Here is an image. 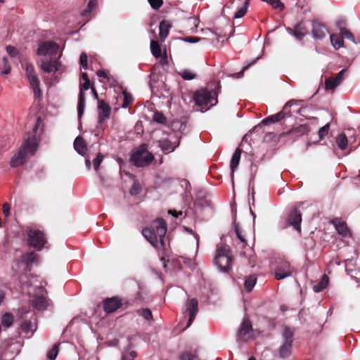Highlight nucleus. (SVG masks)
Segmentation results:
<instances>
[{"label":"nucleus","mask_w":360,"mask_h":360,"mask_svg":"<svg viewBox=\"0 0 360 360\" xmlns=\"http://www.w3.org/2000/svg\"><path fill=\"white\" fill-rule=\"evenodd\" d=\"M336 143L340 149H346L348 144V139L347 136L345 134H340L338 135L336 139Z\"/></svg>","instance_id":"nucleus-35"},{"label":"nucleus","mask_w":360,"mask_h":360,"mask_svg":"<svg viewBox=\"0 0 360 360\" xmlns=\"http://www.w3.org/2000/svg\"><path fill=\"white\" fill-rule=\"evenodd\" d=\"M233 257L229 247L226 244L218 245L214 263L220 271L227 272L231 267Z\"/></svg>","instance_id":"nucleus-6"},{"label":"nucleus","mask_w":360,"mask_h":360,"mask_svg":"<svg viewBox=\"0 0 360 360\" xmlns=\"http://www.w3.org/2000/svg\"><path fill=\"white\" fill-rule=\"evenodd\" d=\"M221 90L219 82H213L207 88H202L194 92L193 99L202 112L206 111L218 103L217 96Z\"/></svg>","instance_id":"nucleus-1"},{"label":"nucleus","mask_w":360,"mask_h":360,"mask_svg":"<svg viewBox=\"0 0 360 360\" xmlns=\"http://www.w3.org/2000/svg\"><path fill=\"white\" fill-rule=\"evenodd\" d=\"M295 271L288 262H281L275 269V278L277 280L284 279L292 275Z\"/></svg>","instance_id":"nucleus-12"},{"label":"nucleus","mask_w":360,"mask_h":360,"mask_svg":"<svg viewBox=\"0 0 360 360\" xmlns=\"http://www.w3.org/2000/svg\"><path fill=\"white\" fill-rule=\"evenodd\" d=\"M27 79L29 80V82H30L31 86H37V84H40V82H39V79L37 74L29 77Z\"/></svg>","instance_id":"nucleus-59"},{"label":"nucleus","mask_w":360,"mask_h":360,"mask_svg":"<svg viewBox=\"0 0 360 360\" xmlns=\"http://www.w3.org/2000/svg\"><path fill=\"white\" fill-rule=\"evenodd\" d=\"M179 74L184 80H191L196 77V75L189 70H184Z\"/></svg>","instance_id":"nucleus-44"},{"label":"nucleus","mask_w":360,"mask_h":360,"mask_svg":"<svg viewBox=\"0 0 360 360\" xmlns=\"http://www.w3.org/2000/svg\"><path fill=\"white\" fill-rule=\"evenodd\" d=\"M179 360H199L195 352L185 351L181 353Z\"/></svg>","instance_id":"nucleus-39"},{"label":"nucleus","mask_w":360,"mask_h":360,"mask_svg":"<svg viewBox=\"0 0 360 360\" xmlns=\"http://www.w3.org/2000/svg\"><path fill=\"white\" fill-rule=\"evenodd\" d=\"M154 160L153 155L148 150V145L143 143L131 150L130 161L137 167L150 165Z\"/></svg>","instance_id":"nucleus-5"},{"label":"nucleus","mask_w":360,"mask_h":360,"mask_svg":"<svg viewBox=\"0 0 360 360\" xmlns=\"http://www.w3.org/2000/svg\"><path fill=\"white\" fill-rule=\"evenodd\" d=\"M330 223L333 224L338 233L344 238H351L352 236V231L347 226L345 221L340 217H335L330 220Z\"/></svg>","instance_id":"nucleus-11"},{"label":"nucleus","mask_w":360,"mask_h":360,"mask_svg":"<svg viewBox=\"0 0 360 360\" xmlns=\"http://www.w3.org/2000/svg\"><path fill=\"white\" fill-rule=\"evenodd\" d=\"M181 141V136L176 134L171 139H163L159 141V146L164 153L167 154L173 152L176 148Z\"/></svg>","instance_id":"nucleus-10"},{"label":"nucleus","mask_w":360,"mask_h":360,"mask_svg":"<svg viewBox=\"0 0 360 360\" xmlns=\"http://www.w3.org/2000/svg\"><path fill=\"white\" fill-rule=\"evenodd\" d=\"M150 50L152 54L155 58H159L161 56V49L159 43L157 41L152 40L150 41Z\"/></svg>","instance_id":"nucleus-40"},{"label":"nucleus","mask_w":360,"mask_h":360,"mask_svg":"<svg viewBox=\"0 0 360 360\" xmlns=\"http://www.w3.org/2000/svg\"><path fill=\"white\" fill-rule=\"evenodd\" d=\"M330 129V124L327 123L324 126L320 128L319 130V139L322 140L324 139L325 136H326L328 134Z\"/></svg>","instance_id":"nucleus-49"},{"label":"nucleus","mask_w":360,"mask_h":360,"mask_svg":"<svg viewBox=\"0 0 360 360\" xmlns=\"http://www.w3.org/2000/svg\"><path fill=\"white\" fill-rule=\"evenodd\" d=\"M124 101L122 104V108H127L129 105L133 102L132 96L127 92L126 91H123Z\"/></svg>","instance_id":"nucleus-46"},{"label":"nucleus","mask_w":360,"mask_h":360,"mask_svg":"<svg viewBox=\"0 0 360 360\" xmlns=\"http://www.w3.org/2000/svg\"><path fill=\"white\" fill-rule=\"evenodd\" d=\"M37 257L38 255L35 254L34 252H27L22 256V261L25 263L27 266H29L37 261Z\"/></svg>","instance_id":"nucleus-30"},{"label":"nucleus","mask_w":360,"mask_h":360,"mask_svg":"<svg viewBox=\"0 0 360 360\" xmlns=\"http://www.w3.org/2000/svg\"><path fill=\"white\" fill-rule=\"evenodd\" d=\"M18 316L21 320L20 328L25 335L32 337L37 328V316L34 311L21 307L18 309Z\"/></svg>","instance_id":"nucleus-4"},{"label":"nucleus","mask_w":360,"mask_h":360,"mask_svg":"<svg viewBox=\"0 0 360 360\" xmlns=\"http://www.w3.org/2000/svg\"><path fill=\"white\" fill-rule=\"evenodd\" d=\"M234 230H235V232H236V234L238 238L241 241V243H243V246L247 245V242H246L245 238L242 234V231H241L238 224H235V225H234Z\"/></svg>","instance_id":"nucleus-50"},{"label":"nucleus","mask_w":360,"mask_h":360,"mask_svg":"<svg viewBox=\"0 0 360 360\" xmlns=\"http://www.w3.org/2000/svg\"><path fill=\"white\" fill-rule=\"evenodd\" d=\"M6 49L8 54L11 57H15L18 53V49L14 46H7Z\"/></svg>","instance_id":"nucleus-58"},{"label":"nucleus","mask_w":360,"mask_h":360,"mask_svg":"<svg viewBox=\"0 0 360 360\" xmlns=\"http://www.w3.org/2000/svg\"><path fill=\"white\" fill-rule=\"evenodd\" d=\"M151 8L154 10H158L163 4V0H148Z\"/></svg>","instance_id":"nucleus-53"},{"label":"nucleus","mask_w":360,"mask_h":360,"mask_svg":"<svg viewBox=\"0 0 360 360\" xmlns=\"http://www.w3.org/2000/svg\"><path fill=\"white\" fill-rule=\"evenodd\" d=\"M257 283V277L255 274L250 275L245 279L244 285L247 292H251Z\"/></svg>","instance_id":"nucleus-32"},{"label":"nucleus","mask_w":360,"mask_h":360,"mask_svg":"<svg viewBox=\"0 0 360 360\" xmlns=\"http://www.w3.org/2000/svg\"><path fill=\"white\" fill-rule=\"evenodd\" d=\"M96 75L100 77L108 78V75L104 70H100L97 71Z\"/></svg>","instance_id":"nucleus-64"},{"label":"nucleus","mask_w":360,"mask_h":360,"mask_svg":"<svg viewBox=\"0 0 360 360\" xmlns=\"http://www.w3.org/2000/svg\"><path fill=\"white\" fill-rule=\"evenodd\" d=\"M103 160V155L101 153H98L96 157L93 160L94 168L96 171L98 170Z\"/></svg>","instance_id":"nucleus-51"},{"label":"nucleus","mask_w":360,"mask_h":360,"mask_svg":"<svg viewBox=\"0 0 360 360\" xmlns=\"http://www.w3.org/2000/svg\"><path fill=\"white\" fill-rule=\"evenodd\" d=\"M136 314L139 316H142L146 321L150 322L153 321V316L152 314V311L148 308H141L136 310Z\"/></svg>","instance_id":"nucleus-33"},{"label":"nucleus","mask_w":360,"mask_h":360,"mask_svg":"<svg viewBox=\"0 0 360 360\" xmlns=\"http://www.w3.org/2000/svg\"><path fill=\"white\" fill-rule=\"evenodd\" d=\"M122 300L117 297L107 298L103 301V309L107 314L112 313L121 307Z\"/></svg>","instance_id":"nucleus-18"},{"label":"nucleus","mask_w":360,"mask_h":360,"mask_svg":"<svg viewBox=\"0 0 360 360\" xmlns=\"http://www.w3.org/2000/svg\"><path fill=\"white\" fill-rule=\"evenodd\" d=\"M62 53H60L58 57L49 58H44L41 59V65L40 67L41 70L47 73L50 72H56L59 71L60 67L61 66V63L59 60Z\"/></svg>","instance_id":"nucleus-9"},{"label":"nucleus","mask_w":360,"mask_h":360,"mask_svg":"<svg viewBox=\"0 0 360 360\" xmlns=\"http://www.w3.org/2000/svg\"><path fill=\"white\" fill-rule=\"evenodd\" d=\"M309 131V128L307 124H300L286 132L285 134H292L295 136H301Z\"/></svg>","instance_id":"nucleus-24"},{"label":"nucleus","mask_w":360,"mask_h":360,"mask_svg":"<svg viewBox=\"0 0 360 360\" xmlns=\"http://www.w3.org/2000/svg\"><path fill=\"white\" fill-rule=\"evenodd\" d=\"M58 354V345L55 344L53 347L48 352L47 357L50 360H55Z\"/></svg>","instance_id":"nucleus-47"},{"label":"nucleus","mask_w":360,"mask_h":360,"mask_svg":"<svg viewBox=\"0 0 360 360\" xmlns=\"http://www.w3.org/2000/svg\"><path fill=\"white\" fill-rule=\"evenodd\" d=\"M198 311V302L197 299L192 298L187 301L186 304V309L184 310V312H188L189 319L187 323V327H189L193 320L195 319L196 314Z\"/></svg>","instance_id":"nucleus-16"},{"label":"nucleus","mask_w":360,"mask_h":360,"mask_svg":"<svg viewBox=\"0 0 360 360\" xmlns=\"http://www.w3.org/2000/svg\"><path fill=\"white\" fill-rule=\"evenodd\" d=\"M312 35L315 39H322L326 35L328 30L325 25L319 20L312 21Z\"/></svg>","instance_id":"nucleus-19"},{"label":"nucleus","mask_w":360,"mask_h":360,"mask_svg":"<svg viewBox=\"0 0 360 360\" xmlns=\"http://www.w3.org/2000/svg\"><path fill=\"white\" fill-rule=\"evenodd\" d=\"M341 24V22H339L338 24V26L340 28V34L342 38L350 40L356 46L355 48H353V51L355 53H360V37H357L356 38L349 30L342 27Z\"/></svg>","instance_id":"nucleus-15"},{"label":"nucleus","mask_w":360,"mask_h":360,"mask_svg":"<svg viewBox=\"0 0 360 360\" xmlns=\"http://www.w3.org/2000/svg\"><path fill=\"white\" fill-rule=\"evenodd\" d=\"M242 150L240 148H237L232 156L230 163V168L232 173L233 174L234 170L237 168L239 165Z\"/></svg>","instance_id":"nucleus-27"},{"label":"nucleus","mask_w":360,"mask_h":360,"mask_svg":"<svg viewBox=\"0 0 360 360\" xmlns=\"http://www.w3.org/2000/svg\"><path fill=\"white\" fill-rule=\"evenodd\" d=\"M32 88L34 91V98L39 101L41 100L42 96V91L40 89V84H37V86H32Z\"/></svg>","instance_id":"nucleus-54"},{"label":"nucleus","mask_w":360,"mask_h":360,"mask_svg":"<svg viewBox=\"0 0 360 360\" xmlns=\"http://www.w3.org/2000/svg\"><path fill=\"white\" fill-rule=\"evenodd\" d=\"M111 112L110 105L104 100H98V120L100 124L109 118Z\"/></svg>","instance_id":"nucleus-17"},{"label":"nucleus","mask_w":360,"mask_h":360,"mask_svg":"<svg viewBox=\"0 0 360 360\" xmlns=\"http://www.w3.org/2000/svg\"><path fill=\"white\" fill-rule=\"evenodd\" d=\"M167 231L166 221L162 218L154 220L150 227L142 230L143 237L154 247L158 248L159 244L165 248V236Z\"/></svg>","instance_id":"nucleus-3"},{"label":"nucleus","mask_w":360,"mask_h":360,"mask_svg":"<svg viewBox=\"0 0 360 360\" xmlns=\"http://www.w3.org/2000/svg\"><path fill=\"white\" fill-rule=\"evenodd\" d=\"M288 221L295 230L301 232L302 214L300 210L293 209L288 215Z\"/></svg>","instance_id":"nucleus-20"},{"label":"nucleus","mask_w":360,"mask_h":360,"mask_svg":"<svg viewBox=\"0 0 360 360\" xmlns=\"http://www.w3.org/2000/svg\"><path fill=\"white\" fill-rule=\"evenodd\" d=\"M288 32L295 36L297 39L301 40L307 34V28L302 24V22L295 25L294 28L288 27L287 29Z\"/></svg>","instance_id":"nucleus-21"},{"label":"nucleus","mask_w":360,"mask_h":360,"mask_svg":"<svg viewBox=\"0 0 360 360\" xmlns=\"http://www.w3.org/2000/svg\"><path fill=\"white\" fill-rule=\"evenodd\" d=\"M258 58H257L256 59L253 60L252 62L248 63L247 65L244 66L240 72L236 73V77L238 78L241 77L243 75L244 72L247 70L250 66L254 65L256 63L257 60H258Z\"/></svg>","instance_id":"nucleus-57"},{"label":"nucleus","mask_w":360,"mask_h":360,"mask_svg":"<svg viewBox=\"0 0 360 360\" xmlns=\"http://www.w3.org/2000/svg\"><path fill=\"white\" fill-rule=\"evenodd\" d=\"M195 205L202 208L208 207L211 206V201L204 196H198L195 200Z\"/></svg>","instance_id":"nucleus-38"},{"label":"nucleus","mask_w":360,"mask_h":360,"mask_svg":"<svg viewBox=\"0 0 360 360\" xmlns=\"http://www.w3.org/2000/svg\"><path fill=\"white\" fill-rule=\"evenodd\" d=\"M97 6V0H90L88 3L87 7L83 11L82 15L84 17L89 18L91 11L93 9L96 8Z\"/></svg>","instance_id":"nucleus-36"},{"label":"nucleus","mask_w":360,"mask_h":360,"mask_svg":"<svg viewBox=\"0 0 360 360\" xmlns=\"http://www.w3.org/2000/svg\"><path fill=\"white\" fill-rule=\"evenodd\" d=\"M3 212L7 217L10 214V205L8 203H4L3 205Z\"/></svg>","instance_id":"nucleus-62"},{"label":"nucleus","mask_w":360,"mask_h":360,"mask_svg":"<svg viewBox=\"0 0 360 360\" xmlns=\"http://www.w3.org/2000/svg\"><path fill=\"white\" fill-rule=\"evenodd\" d=\"M293 331L288 327H285L283 332V338L284 342L292 343Z\"/></svg>","instance_id":"nucleus-41"},{"label":"nucleus","mask_w":360,"mask_h":360,"mask_svg":"<svg viewBox=\"0 0 360 360\" xmlns=\"http://www.w3.org/2000/svg\"><path fill=\"white\" fill-rule=\"evenodd\" d=\"M200 38L198 37H186L184 38V41L188 43H195L200 41Z\"/></svg>","instance_id":"nucleus-61"},{"label":"nucleus","mask_w":360,"mask_h":360,"mask_svg":"<svg viewBox=\"0 0 360 360\" xmlns=\"http://www.w3.org/2000/svg\"><path fill=\"white\" fill-rule=\"evenodd\" d=\"M330 39L335 49L338 50L344 46V40L340 34H331L330 35Z\"/></svg>","instance_id":"nucleus-28"},{"label":"nucleus","mask_w":360,"mask_h":360,"mask_svg":"<svg viewBox=\"0 0 360 360\" xmlns=\"http://www.w3.org/2000/svg\"><path fill=\"white\" fill-rule=\"evenodd\" d=\"M89 88L90 80L84 81V83L80 85L77 104V115L79 120L82 118L85 108V94L84 93V91L88 90Z\"/></svg>","instance_id":"nucleus-14"},{"label":"nucleus","mask_w":360,"mask_h":360,"mask_svg":"<svg viewBox=\"0 0 360 360\" xmlns=\"http://www.w3.org/2000/svg\"><path fill=\"white\" fill-rule=\"evenodd\" d=\"M87 60L88 58L86 53H82L79 58V63L81 66L85 70L88 68Z\"/></svg>","instance_id":"nucleus-55"},{"label":"nucleus","mask_w":360,"mask_h":360,"mask_svg":"<svg viewBox=\"0 0 360 360\" xmlns=\"http://www.w3.org/2000/svg\"><path fill=\"white\" fill-rule=\"evenodd\" d=\"M248 4H249L248 0H246L245 2L244 6L238 10V11L234 15V18H240L243 17L245 15V13H247Z\"/></svg>","instance_id":"nucleus-48"},{"label":"nucleus","mask_w":360,"mask_h":360,"mask_svg":"<svg viewBox=\"0 0 360 360\" xmlns=\"http://www.w3.org/2000/svg\"><path fill=\"white\" fill-rule=\"evenodd\" d=\"M0 70L1 75H8L11 72V66L8 59L5 57L2 58L1 64H0Z\"/></svg>","instance_id":"nucleus-42"},{"label":"nucleus","mask_w":360,"mask_h":360,"mask_svg":"<svg viewBox=\"0 0 360 360\" xmlns=\"http://www.w3.org/2000/svg\"><path fill=\"white\" fill-rule=\"evenodd\" d=\"M292 350V343L284 342L278 349V355L281 359H285L290 356Z\"/></svg>","instance_id":"nucleus-26"},{"label":"nucleus","mask_w":360,"mask_h":360,"mask_svg":"<svg viewBox=\"0 0 360 360\" xmlns=\"http://www.w3.org/2000/svg\"><path fill=\"white\" fill-rule=\"evenodd\" d=\"M136 356V352L134 351H129L122 354L123 360H134Z\"/></svg>","instance_id":"nucleus-56"},{"label":"nucleus","mask_w":360,"mask_h":360,"mask_svg":"<svg viewBox=\"0 0 360 360\" xmlns=\"http://www.w3.org/2000/svg\"><path fill=\"white\" fill-rule=\"evenodd\" d=\"M59 51V46L57 43L51 41H44L39 44L37 53L38 56H46L49 58L56 57Z\"/></svg>","instance_id":"nucleus-8"},{"label":"nucleus","mask_w":360,"mask_h":360,"mask_svg":"<svg viewBox=\"0 0 360 360\" xmlns=\"http://www.w3.org/2000/svg\"><path fill=\"white\" fill-rule=\"evenodd\" d=\"M74 147L77 152L80 155H84L86 151V145L84 139L77 136L74 141Z\"/></svg>","instance_id":"nucleus-25"},{"label":"nucleus","mask_w":360,"mask_h":360,"mask_svg":"<svg viewBox=\"0 0 360 360\" xmlns=\"http://www.w3.org/2000/svg\"><path fill=\"white\" fill-rule=\"evenodd\" d=\"M27 245L37 251H40L47 243L45 233L39 230L30 229L27 231Z\"/></svg>","instance_id":"nucleus-7"},{"label":"nucleus","mask_w":360,"mask_h":360,"mask_svg":"<svg viewBox=\"0 0 360 360\" xmlns=\"http://www.w3.org/2000/svg\"><path fill=\"white\" fill-rule=\"evenodd\" d=\"M328 283H329L328 277L326 275H323L322 276L320 282L318 284L314 285L313 289H314V292H321V291L323 290L325 288H326Z\"/></svg>","instance_id":"nucleus-31"},{"label":"nucleus","mask_w":360,"mask_h":360,"mask_svg":"<svg viewBox=\"0 0 360 360\" xmlns=\"http://www.w3.org/2000/svg\"><path fill=\"white\" fill-rule=\"evenodd\" d=\"M252 330V326L250 320L248 318H244L238 331V339L243 342L248 341L251 338Z\"/></svg>","instance_id":"nucleus-13"},{"label":"nucleus","mask_w":360,"mask_h":360,"mask_svg":"<svg viewBox=\"0 0 360 360\" xmlns=\"http://www.w3.org/2000/svg\"><path fill=\"white\" fill-rule=\"evenodd\" d=\"M39 121L40 118L39 117L32 131L29 132L27 135V138H25L24 143L18 153L11 158L10 164L12 167H16L23 165L26 162L27 154L33 155L35 153L39 143L36 133L38 129V122Z\"/></svg>","instance_id":"nucleus-2"},{"label":"nucleus","mask_w":360,"mask_h":360,"mask_svg":"<svg viewBox=\"0 0 360 360\" xmlns=\"http://www.w3.org/2000/svg\"><path fill=\"white\" fill-rule=\"evenodd\" d=\"M142 288L139 286V290L136 292V300H143L145 299V297L143 295Z\"/></svg>","instance_id":"nucleus-63"},{"label":"nucleus","mask_w":360,"mask_h":360,"mask_svg":"<svg viewBox=\"0 0 360 360\" xmlns=\"http://www.w3.org/2000/svg\"><path fill=\"white\" fill-rule=\"evenodd\" d=\"M153 120L158 124H165L167 122V118L162 112L155 111L153 116Z\"/></svg>","instance_id":"nucleus-43"},{"label":"nucleus","mask_w":360,"mask_h":360,"mask_svg":"<svg viewBox=\"0 0 360 360\" xmlns=\"http://www.w3.org/2000/svg\"><path fill=\"white\" fill-rule=\"evenodd\" d=\"M283 120V117L282 114H281L280 112H278L276 114L269 115L267 117H266L265 119H264L262 121V124H269L270 123L278 122L281 121Z\"/></svg>","instance_id":"nucleus-34"},{"label":"nucleus","mask_w":360,"mask_h":360,"mask_svg":"<svg viewBox=\"0 0 360 360\" xmlns=\"http://www.w3.org/2000/svg\"><path fill=\"white\" fill-rule=\"evenodd\" d=\"M32 305L39 310H44L46 309L48 303L47 300L44 294L36 295L32 300Z\"/></svg>","instance_id":"nucleus-23"},{"label":"nucleus","mask_w":360,"mask_h":360,"mask_svg":"<svg viewBox=\"0 0 360 360\" xmlns=\"http://www.w3.org/2000/svg\"><path fill=\"white\" fill-rule=\"evenodd\" d=\"M171 27H172V24L168 20H163L160 22L159 36H160V39L162 41H164L165 39L167 37Z\"/></svg>","instance_id":"nucleus-22"},{"label":"nucleus","mask_w":360,"mask_h":360,"mask_svg":"<svg viewBox=\"0 0 360 360\" xmlns=\"http://www.w3.org/2000/svg\"><path fill=\"white\" fill-rule=\"evenodd\" d=\"M14 321V316L9 312H6L1 316V324L4 328L11 327Z\"/></svg>","instance_id":"nucleus-29"},{"label":"nucleus","mask_w":360,"mask_h":360,"mask_svg":"<svg viewBox=\"0 0 360 360\" xmlns=\"http://www.w3.org/2000/svg\"><path fill=\"white\" fill-rule=\"evenodd\" d=\"M326 89L328 90H333L336 88L339 84L335 81L333 77H328L325 80Z\"/></svg>","instance_id":"nucleus-45"},{"label":"nucleus","mask_w":360,"mask_h":360,"mask_svg":"<svg viewBox=\"0 0 360 360\" xmlns=\"http://www.w3.org/2000/svg\"><path fill=\"white\" fill-rule=\"evenodd\" d=\"M294 103H296V101L290 100L288 103H286L285 105L283 106V110L280 112V113L282 114V115L283 117V120L285 117H289L291 116L290 107Z\"/></svg>","instance_id":"nucleus-37"},{"label":"nucleus","mask_w":360,"mask_h":360,"mask_svg":"<svg viewBox=\"0 0 360 360\" xmlns=\"http://www.w3.org/2000/svg\"><path fill=\"white\" fill-rule=\"evenodd\" d=\"M25 72H26V77L28 78L30 76L34 75L36 74L35 69L32 64L31 63H26L25 64Z\"/></svg>","instance_id":"nucleus-52"},{"label":"nucleus","mask_w":360,"mask_h":360,"mask_svg":"<svg viewBox=\"0 0 360 360\" xmlns=\"http://www.w3.org/2000/svg\"><path fill=\"white\" fill-rule=\"evenodd\" d=\"M347 72V69H343L340 72H339L334 79L335 81L340 84L342 80L344 78L345 74Z\"/></svg>","instance_id":"nucleus-60"}]
</instances>
